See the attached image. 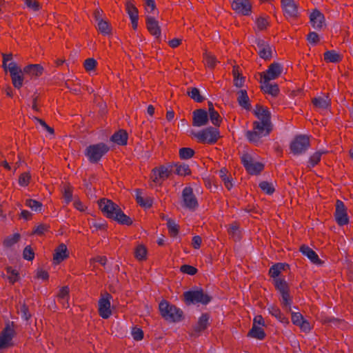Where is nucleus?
<instances>
[{
    "label": "nucleus",
    "mask_w": 353,
    "mask_h": 353,
    "mask_svg": "<svg viewBox=\"0 0 353 353\" xmlns=\"http://www.w3.org/2000/svg\"><path fill=\"white\" fill-rule=\"evenodd\" d=\"M99 208L108 218L117 221L120 224L130 225L132 219L125 215L118 205L111 200L103 199L99 202Z\"/></svg>",
    "instance_id": "f257e3e1"
},
{
    "label": "nucleus",
    "mask_w": 353,
    "mask_h": 353,
    "mask_svg": "<svg viewBox=\"0 0 353 353\" xmlns=\"http://www.w3.org/2000/svg\"><path fill=\"white\" fill-rule=\"evenodd\" d=\"M159 310L161 316L167 321L177 322L181 321L183 312L174 305L170 304L166 301H162L159 303Z\"/></svg>",
    "instance_id": "f03ea898"
},
{
    "label": "nucleus",
    "mask_w": 353,
    "mask_h": 353,
    "mask_svg": "<svg viewBox=\"0 0 353 353\" xmlns=\"http://www.w3.org/2000/svg\"><path fill=\"white\" fill-rule=\"evenodd\" d=\"M272 128H266L258 123H253L252 130L247 131L245 137L251 143L259 145L262 143V138L268 136Z\"/></svg>",
    "instance_id": "7ed1b4c3"
},
{
    "label": "nucleus",
    "mask_w": 353,
    "mask_h": 353,
    "mask_svg": "<svg viewBox=\"0 0 353 353\" xmlns=\"http://www.w3.org/2000/svg\"><path fill=\"white\" fill-rule=\"evenodd\" d=\"M109 148L103 143L89 145L85 151V154L91 163L98 162L108 152Z\"/></svg>",
    "instance_id": "20e7f679"
},
{
    "label": "nucleus",
    "mask_w": 353,
    "mask_h": 353,
    "mask_svg": "<svg viewBox=\"0 0 353 353\" xmlns=\"http://www.w3.org/2000/svg\"><path fill=\"white\" fill-rule=\"evenodd\" d=\"M183 296L187 305L196 303L205 305L211 300L210 296L202 290L187 291L184 292Z\"/></svg>",
    "instance_id": "39448f33"
},
{
    "label": "nucleus",
    "mask_w": 353,
    "mask_h": 353,
    "mask_svg": "<svg viewBox=\"0 0 353 353\" xmlns=\"http://www.w3.org/2000/svg\"><path fill=\"white\" fill-rule=\"evenodd\" d=\"M199 142L214 143L220 137L219 131L216 128H207L201 131L193 133Z\"/></svg>",
    "instance_id": "423d86ee"
},
{
    "label": "nucleus",
    "mask_w": 353,
    "mask_h": 353,
    "mask_svg": "<svg viewBox=\"0 0 353 353\" xmlns=\"http://www.w3.org/2000/svg\"><path fill=\"white\" fill-rule=\"evenodd\" d=\"M310 147V140L306 136L296 137L291 142L290 149L294 155H299L306 152Z\"/></svg>",
    "instance_id": "0eeeda50"
},
{
    "label": "nucleus",
    "mask_w": 353,
    "mask_h": 353,
    "mask_svg": "<svg viewBox=\"0 0 353 353\" xmlns=\"http://www.w3.org/2000/svg\"><path fill=\"white\" fill-rule=\"evenodd\" d=\"M254 114L259 119V121H256L254 123H258L259 125L266 128H272L270 121L271 114L267 108L256 105L254 110Z\"/></svg>",
    "instance_id": "6e6552de"
},
{
    "label": "nucleus",
    "mask_w": 353,
    "mask_h": 353,
    "mask_svg": "<svg viewBox=\"0 0 353 353\" xmlns=\"http://www.w3.org/2000/svg\"><path fill=\"white\" fill-rule=\"evenodd\" d=\"M241 162L246 170L251 174H257L263 169V165L261 163L256 161L248 154L241 157Z\"/></svg>",
    "instance_id": "1a4fd4ad"
},
{
    "label": "nucleus",
    "mask_w": 353,
    "mask_h": 353,
    "mask_svg": "<svg viewBox=\"0 0 353 353\" xmlns=\"http://www.w3.org/2000/svg\"><path fill=\"white\" fill-rule=\"evenodd\" d=\"M182 204L183 207L190 210H194L198 206V201L192 188L185 187L183 190Z\"/></svg>",
    "instance_id": "9d476101"
},
{
    "label": "nucleus",
    "mask_w": 353,
    "mask_h": 353,
    "mask_svg": "<svg viewBox=\"0 0 353 353\" xmlns=\"http://www.w3.org/2000/svg\"><path fill=\"white\" fill-rule=\"evenodd\" d=\"M112 296L108 294H104L99 301V313L103 319H108L111 315L110 300Z\"/></svg>",
    "instance_id": "9b49d317"
},
{
    "label": "nucleus",
    "mask_w": 353,
    "mask_h": 353,
    "mask_svg": "<svg viewBox=\"0 0 353 353\" xmlns=\"http://www.w3.org/2000/svg\"><path fill=\"white\" fill-rule=\"evenodd\" d=\"M285 16L288 19H295L299 16L298 3L295 0H281Z\"/></svg>",
    "instance_id": "f8f14e48"
},
{
    "label": "nucleus",
    "mask_w": 353,
    "mask_h": 353,
    "mask_svg": "<svg viewBox=\"0 0 353 353\" xmlns=\"http://www.w3.org/2000/svg\"><path fill=\"white\" fill-rule=\"evenodd\" d=\"M335 219L340 225L348 223L349 218L347 214V208L343 201L337 200L336 202Z\"/></svg>",
    "instance_id": "ddd939ff"
},
{
    "label": "nucleus",
    "mask_w": 353,
    "mask_h": 353,
    "mask_svg": "<svg viewBox=\"0 0 353 353\" xmlns=\"http://www.w3.org/2000/svg\"><path fill=\"white\" fill-rule=\"evenodd\" d=\"M232 8L238 14L249 15L251 13L252 5L250 0H233Z\"/></svg>",
    "instance_id": "4468645a"
},
{
    "label": "nucleus",
    "mask_w": 353,
    "mask_h": 353,
    "mask_svg": "<svg viewBox=\"0 0 353 353\" xmlns=\"http://www.w3.org/2000/svg\"><path fill=\"white\" fill-rule=\"evenodd\" d=\"M282 72V67L279 63H272L266 72L261 74V79L263 80H274L276 79Z\"/></svg>",
    "instance_id": "2eb2a0df"
},
{
    "label": "nucleus",
    "mask_w": 353,
    "mask_h": 353,
    "mask_svg": "<svg viewBox=\"0 0 353 353\" xmlns=\"http://www.w3.org/2000/svg\"><path fill=\"white\" fill-rule=\"evenodd\" d=\"M14 332L10 324L8 323L0 334V349L6 348L10 345Z\"/></svg>",
    "instance_id": "dca6fc26"
},
{
    "label": "nucleus",
    "mask_w": 353,
    "mask_h": 353,
    "mask_svg": "<svg viewBox=\"0 0 353 353\" xmlns=\"http://www.w3.org/2000/svg\"><path fill=\"white\" fill-rule=\"evenodd\" d=\"M170 170L165 166H161L152 170L151 179L155 183H161L164 180L168 178Z\"/></svg>",
    "instance_id": "f3484780"
},
{
    "label": "nucleus",
    "mask_w": 353,
    "mask_h": 353,
    "mask_svg": "<svg viewBox=\"0 0 353 353\" xmlns=\"http://www.w3.org/2000/svg\"><path fill=\"white\" fill-rule=\"evenodd\" d=\"M256 50L261 58L263 59H269L272 57V49L270 45L264 40H257Z\"/></svg>",
    "instance_id": "a211bd4d"
},
{
    "label": "nucleus",
    "mask_w": 353,
    "mask_h": 353,
    "mask_svg": "<svg viewBox=\"0 0 353 353\" xmlns=\"http://www.w3.org/2000/svg\"><path fill=\"white\" fill-rule=\"evenodd\" d=\"M208 121V112L203 109H199L193 112V125L201 127L207 124Z\"/></svg>",
    "instance_id": "6ab92c4d"
},
{
    "label": "nucleus",
    "mask_w": 353,
    "mask_h": 353,
    "mask_svg": "<svg viewBox=\"0 0 353 353\" xmlns=\"http://www.w3.org/2000/svg\"><path fill=\"white\" fill-rule=\"evenodd\" d=\"M146 24L150 33L155 38L159 39L161 35L159 22L153 17L147 16Z\"/></svg>",
    "instance_id": "aec40b11"
},
{
    "label": "nucleus",
    "mask_w": 353,
    "mask_h": 353,
    "mask_svg": "<svg viewBox=\"0 0 353 353\" xmlns=\"http://www.w3.org/2000/svg\"><path fill=\"white\" fill-rule=\"evenodd\" d=\"M125 10L128 14L132 22V28L136 29L138 26V10L131 1H128L125 3Z\"/></svg>",
    "instance_id": "412c9836"
},
{
    "label": "nucleus",
    "mask_w": 353,
    "mask_h": 353,
    "mask_svg": "<svg viewBox=\"0 0 353 353\" xmlns=\"http://www.w3.org/2000/svg\"><path fill=\"white\" fill-rule=\"evenodd\" d=\"M3 57V68L4 70H8L10 74L19 71L21 68L15 63L12 61V54H2Z\"/></svg>",
    "instance_id": "4be33fe9"
},
{
    "label": "nucleus",
    "mask_w": 353,
    "mask_h": 353,
    "mask_svg": "<svg viewBox=\"0 0 353 353\" xmlns=\"http://www.w3.org/2000/svg\"><path fill=\"white\" fill-rule=\"evenodd\" d=\"M310 19L312 26L314 29H321L325 23L323 14L319 10H314L310 15Z\"/></svg>",
    "instance_id": "5701e85b"
},
{
    "label": "nucleus",
    "mask_w": 353,
    "mask_h": 353,
    "mask_svg": "<svg viewBox=\"0 0 353 353\" xmlns=\"http://www.w3.org/2000/svg\"><path fill=\"white\" fill-rule=\"evenodd\" d=\"M299 250L303 253V254L306 256L313 263L316 265L321 264L322 262L319 258L316 253L307 245L303 244L300 247Z\"/></svg>",
    "instance_id": "b1692460"
},
{
    "label": "nucleus",
    "mask_w": 353,
    "mask_h": 353,
    "mask_svg": "<svg viewBox=\"0 0 353 353\" xmlns=\"http://www.w3.org/2000/svg\"><path fill=\"white\" fill-rule=\"evenodd\" d=\"M68 256L67 247L65 244H60L54 253L53 260L54 263H59Z\"/></svg>",
    "instance_id": "393cba45"
},
{
    "label": "nucleus",
    "mask_w": 353,
    "mask_h": 353,
    "mask_svg": "<svg viewBox=\"0 0 353 353\" xmlns=\"http://www.w3.org/2000/svg\"><path fill=\"white\" fill-rule=\"evenodd\" d=\"M314 106L320 110H327L330 106V99L328 96L323 94L313 99Z\"/></svg>",
    "instance_id": "a878e982"
},
{
    "label": "nucleus",
    "mask_w": 353,
    "mask_h": 353,
    "mask_svg": "<svg viewBox=\"0 0 353 353\" xmlns=\"http://www.w3.org/2000/svg\"><path fill=\"white\" fill-rule=\"evenodd\" d=\"M261 88L265 92L272 96H276L279 93V87L276 83H270L269 80L261 79Z\"/></svg>",
    "instance_id": "bb28decb"
},
{
    "label": "nucleus",
    "mask_w": 353,
    "mask_h": 353,
    "mask_svg": "<svg viewBox=\"0 0 353 353\" xmlns=\"http://www.w3.org/2000/svg\"><path fill=\"white\" fill-rule=\"evenodd\" d=\"M43 68L39 64H30L23 68V72L32 77H38L43 73Z\"/></svg>",
    "instance_id": "cd10ccee"
},
{
    "label": "nucleus",
    "mask_w": 353,
    "mask_h": 353,
    "mask_svg": "<svg viewBox=\"0 0 353 353\" xmlns=\"http://www.w3.org/2000/svg\"><path fill=\"white\" fill-rule=\"evenodd\" d=\"M208 113L210 121L215 126H219L222 119L217 111H216L214 108L213 104L211 102L208 103Z\"/></svg>",
    "instance_id": "c85d7f7f"
},
{
    "label": "nucleus",
    "mask_w": 353,
    "mask_h": 353,
    "mask_svg": "<svg viewBox=\"0 0 353 353\" xmlns=\"http://www.w3.org/2000/svg\"><path fill=\"white\" fill-rule=\"evenodd\" d=\"M111 141L118 145H126L128 141V134L125 130H120L112 136Z\"/></svg>",
    "instance_id": "c756f323"
},
{
    "label": "nucleus",
    "mask_w": 353,
    "mask_h": 353,
    "mask_svg": "<svg viewBox=\"0 0 353 353\" xmlns=\"http://www.w3.org/2000/svg\"><path fill=\"white\" fill-rule=\"evenodd\" d=\"M23 70H20L19 71H17L15 72L11 73L10 77L12 79V83L14 87L17 89H20L23 83Z\"/></svg>",
    "instance_id": "7c9ffc66"
},
{
    "label": "nucleus",
    "mask_w": 353,
    "mask_h": 353,
    "mask_svg": "<svg viewBox=\"0 0 353 353\" xmlns=\"http://www.w3.org/2000/svg\"><path fill=\"white\" fill-rule=\"evenodd\" d=\"M209 316L207 314H203L199 318L196 325L194 327V331L196 334H199L204 330L208 324Z\"/></svg>",
    "instance_id": "2f4dec72"
},
{
    "label": "nucleus",
    "mask_w": 353,
    "mask_h": 353,
    "mask_svg": "<svg viewBox=\"0 0 353 353\" xmlns=\"http://www.w3.org/2000/svg\"><path fill=\"white\" fill-rule=\"evenodd\" d=\"M136 199L137 203L145 208H150L152 205V200L150 197H144L142 192L137 190L136 192Z\"/></svg>",
    "instance_id": "473e14b6"
},
{
    "label": "nucleus",
    "mask_w": 353,
    "mask_h": 353,
    "mask_svg": "<svg viewBox=\"0 0 353 353\" xmlns=\"http://www.w3.org/2000/svg\"><path fill=\"white\" fill-rule=\"evenodd\" d=\"M237 101L241 107L245 109L250 108V105L249 103V97L246 90H241L238 92Z\"/></svg>",
    "instance_id": "72a5a7b5"
},
{
    "label": "nucleus",
    "mask_w": 353,
    "mask_h": 353,
    "mask_svg": "<svg viewBox=\"0 0 353 353\" xmlns=\"http://www.w3.org/2000/svg\"><path fill=\"white\" fill-rule=\"evenodd\" d=\"M270 314L275 316L281 323H285L288 319L281 314L280 310L275 305H270L268 307Z\"/></svg>",
    "instance_id": "f704fd0d"
},
{
    "label": "nucleus",
    "mask_w": 353,
    "mask_h": 353,
    "mask_svg": "<svg viewBox=\"0 0 353 353\" xmlns=\"http://www.w3.org/2000/svg\"><path fill=\"white\" fill-rule=\"evenodd\" d=\"M97 29L103 35H108L111 32V28L108 22L104 19L97 21Z\"/></svg>",
    "instance_id": "c9c22d12"
},
{
    "label": "nucleus",
    "mask_w": 353,
    "mask_h": 353,
    "mask_svg": "<svg viewBox=\"0 0 353 353\" xmlns=\"http://www.w3.org/2000/svg\"><path fill=\"white\" fill-rule=\"evenodd\" d=\"M324 59L327 62L337 63L341 61V56L336 51L330 50L324 53Z\"/></svg>",
    "instance_id": "e433bc0d"
},
{
    "label": "nucleus",
    "mask_w": 353,
    "mask_h": 353,
    "mask_svg": "<svg viewBox=\"0 0 353 353\" xmlns=\"http://www.w3.org/2000/svg\"><path fill=\"white\" fill-rule=\"evenodd\" d=\"M134 256L139 261L145 260L147 256V248L143 244L137 245L134 250Z\"/></svg>",
    "instance_id": "4c0bfd02"
},
{
    "label": "nucleus",
    "mask_w": 353,
    "mask_h": 353,
    "mask_svg": "<svg viewBox=\"0 0 353 353\" xmlns=\"http://www.w3.org/2000/svg\"><path fill=\"white\" fill-rule=\"evenodd\" d=\"M248 335L253 338H256L260 340L263 339L265 337V333L263 330L256 325H253L252 329L249 332Z\"/></svg>",
    "instance_id": "58836bf2"
},
{
    "label": "nucleus",
    "mask_w": 353,
    "mask_h": 353,
    "mask_svg": "<svg viewBox=\"0 0 353 353\" xmlns=\"http://www.w3.org/2000/svg\"><path fill=\"white\" fill-rule=\"evenodd\" d=\"M166 224L170 234L172 236H176L179 232V225L176 223L175 221L170 219H168Z\"/></svg>",
    "instance_id": "ea45409f"
},
{
    "label": "nucleus",
    "mask_w": 353,
    "mask_h": 353,
    "mask_svg": "<svg viewBox=\"0 0 353 353\" xmlns=\"http://www.w3.org/2000/svg\"><path fill=\"white\" fill-rule=\"evenodd\" d=\"M174 167L176 168V174L179 176H186L190 174V169L189 168V165L187 164L176 163L174 165Z\"/></svg>",
    "instance_id": "a19ab883"
},
{
    "label": "nucleus",
    "mask_w": 353,
    "mask_h": 353,
    "mask_svg": "<svg viewBox=\"0 0 353 353\" xmlns=\"http://www.w3.org/2000/svg\"><path fill=\"white\" fill-rule=\"evenodd\" d=\"M232 74L234 85L239 88L242 87L244 83V78L241 76L238 66H234L233 68Z\"/></svg>",
    "instance_id": "79ce46f5"
},
{
    "label": "nucleus",
    "mask_w": 353,
    "mask_h": 353,
    "mask_svg": "<svg viewBox=\"0 0 353 353\" xmlns=\"http://www.w3.org/2000/svg\"><path fill=\"white\" fill-rule=\"evenodd\" d=\"M324 150L317 151L312 154L309 159L308 166L314 167L320 161L321 156L325 154Z\"/></svg>",
    "instance_id": "37998d69"
},
{
    "label": "nucleus",
    "mask_w": 353,
    "mask_h": 353,
    "mask_svg": "<svg viewBox=\"0 0 353 353\" xmlns=\"http://www.w3.org/2000/svg\"><path fill=\"white\" fill-rule=\"evenodd\" d=\"M63 197L66 204L72 200V188L69 185H65L62 188Z\"/></svg>",
    "instance_id": "c03bdc74"
},
{
    "label": "nucleus",
    "mask_w": 353,
    "mask_h": 353,
    "mask_svg": "<svg viewBox=\"0 0 353 353\" xmlns=\"http://www.w3.org/2000/svg\"><path fill=\"white\" fill-rule=\"evenodd\" d=\"M7 273L9 274L7 279L11 283H14L19 279L18 271L13 270L11 267L6 268Z\"/></svg>",
    "instance_id": "a18cd8bd"
},
{
    "label": "nucleus",
    "mask_w": 353,
    "mask_h": 353,
    "mask_svg": "<svg viewBox=\"0 0 353 353\" xmlns=\"http://www.w3.org/2000/svg\"><path fill=\"white\" fill-rule=\"evenodd\" d=\"M69 294V288L67 286L63 287L59 294V299L65 307H68L67 297Z\"/></svg>",
    "instance_id": "49530a36"
},
{
    "label": "nucleus",
    "mask_w": 353,
    "mask_h": 353,
    "mask_svg": "<svg viewBox=\"0 0 353 353\" xmlns=\"http://www.w3.org/2000/svg\"><path fill=\"white\" fill-rule=\"evenodd\" d=\"M285 265L283 263H277L274 265L269 270L270 275L273 277H277L281 273V270L284 269Z\"/></svg>",
    "instance_id": "de8ad7c7"
},
{
    "label": "nucleus",
    "mask_w": 353,
    "mask_h": 353,
    "mask_svg": "<svg viewBox=\"0 0 353 353\" xmlns=\"http://www.w3.org/2000/svg\"><path fill=\"white\" fill-rule=\"evenodd\" d=\"M194 154V150L190 148H182L179 150V157L181 159H189Z\"/></svg>",
    "instance_id": "09e8293b"
},
{
    "label": "nucleus",
    "mask_w": 353,
    "mask_h": 353,
    "mask_svg": "<svg viewBox=\"0 0 353 353\" xmlns=\"http://www.w3.org/2000/svg\"><path fill=\"white\" fill-rule=\"evenodd\" d=\"M219 176L222 179L226 188L228 190H230L233 185L230 181V177L227 175L226 170H221L219 171Z\"/></svg>",
    "instance_id": "8fccbe9b"
},
{
    "label": "nucleus",
    "mask_w": 353,
    "mask_h": 353,
    "mask_svg": "<svg viewBox=\"0 0 353 353\" xmlns=\"http://www.w3.org/2000/svg\"><path fill=\"white\" fill-rule=\"evenodd\" d=\"M228 233L234 239V241H238L240 235L239 225L236 223L232 224L228 229Z\"/></svg>",
    "instance_id": "3c124183"
},
{
    "label": "nucleus",
    "mask_w": 353,
    "mask_h": 353,
    "mask_svg": "<svg viewBox=\"0 0 353 353\" xmlns=\"http://www.w3.org/2000/svg\"><path fill=\"white\" fill-rule=\"evenodd\" d=\"M188 95L196 102H201L203 98L200 94L199 90L196 88H191L188 92Z\"/></svg>",
    "instance_id": "603ef678"
},
{
    "label": "nucleus",
    "mask_w": 353,
    "mask_h": 353,
    "mask_svg": "<svg viewBox=\"0 0 353 353\" xmlns=\"http://www.w3.org/2000/svg\"><path fill=\"white\" fill-rule=\"evenodd\" d=\"M26 205L36 212H40L42 208L41 203L33 199H27L26 201Z\"/></svg>",
    "instance_id": "864d4df0"
},
{
    "label": "nucleus",
    "mask_w": 353,
    "mask_h": 353,
    "mask_svg": "<svg viewBox=\"0 0 353 353\" xmlns=\"http://www.w3.org/2000/svg\"><path fill=\"white\" fill-rule=\"evenodd\" d=\"M275 286L281 294L288 292L287 283L283 279H275Z\"/></svg>",
    "instance_id": "5fc2aeb1"
},
{
    "label": "nucleus",
    "mask_w": 353,
    "mask_h": 353,
    "mask_svg": "<svg viewBox=\"0 0 353 353\" xmlns=\"http://www.w3.org/2000/svg\"><path fill=\"white\" fill-rule=\"evenodd\" d=\"M256 26L259 30H263L268 26V19L263 17H260L256 19Z\"/></svg>",
    "instance_id": "6e6d98bb"
},
{
    "label": "nucleus",
    "mask_w": 353,
    "mask_h": 353,
    "mask_svg": "<svg viewBox=\"0 0 353 353\" xmlns=\"http://www.w3.org/2000/svg\"><path fill=\"white\" fill-rule=\"evenodd\" d=\"M97 64V62L94 59L89 58L85 60L83 65L86 71L92 72L94 70Z\"/></svg>",
    "instance_id": "4d7b16f0"
},
{
    "label": "nucleus",
    "mask_w": 353,
    "mask_h": 353,
    "mask_svg": "<svg viewBox=\"0 0 353 353\" xmlns=\"http://www.w3.org/2000/svg\"><path fill=\"white\" fill-rule=\"evenodd\" d=\"M260 188L266 194H271L274 192V188L272 183L267 181H262L259 183Z\"/></svg>",
    "instance_id": "13d9d810"
},
{
    "label": "nucleus",
    "mask_w": 353,
    "mask_h": 353,
    "mask_svg": "<svg viewBox=\"0 0 353 353\" xmlns=\"http://www.w3.org/2000/svg\"><path fill=\"white\" fill-rule=\"evenodd\" d=\"M23 257L28 261H32L34 259V252L30 245H28L24 248Z\"/></svg>",
    "instance_id": "bf43d9fd"
},
{
    "label": "nucleus",
    "mask_w": 353,
    "mask_h": 353,
    "mask_svg": "<svg viewBox=\"0 0 353 353\" xmlns=\"http://www.w3.org/2000/svg\"><path fill=\"white\" fill-rule=\"evenodd\" d=\"M31 176L28 172L22 173L19 178V184L21 186H27L30 181Z\"/></svg>",
    "instance_id": "052dcab7"
},
{
    "label": "nucleus",
    "mask_w": 353,
    "mask_h": 353,
    "mask_svg": "<svg viewBox=\"0 0 353 353\" xmlns=\"http://www.w3.org/2000/svg\"><path fill=\"white\" fill-rule=\"evenodd\" d=\"M281 294V303L284 307L289 309L290 310V305H291V299L289 295L288 292Z\"/></svg>",
    "instance_id": "680f3d73"
},
{
    "label": "nucleus",
    "mask_w": 353,
    "mask_h": 353,
    "mask_svg": "<svg viewBox=\"0 0 353 353\" xmlns=\"http://www.w3.org/2000/svg\"><path fill=\"white\" fill-rule=\"evenodd\" d=\"M204 61L205 65L209 68H214L216 65V59L212 54H205Z\"/></svg>",
    "instance_id": "e2e57ef3"
},
{
    "label": "nucleus",
    "mask_w": 353,
    "mask_h": 353,
    "mask_svg": "<svg viewBox=\"0 0 353 353\" xmlns=\"http://www.w3.org/2000/svg\"><path fill=\"white\" fill-rule=\"evenodd\" d=\"M26 6L33 11H37L40 8V6L38 1L35 0H24Z\"/></svg>",
    "instance_id": "0e129e2a"
},
{
    "label": "nucleus",
    "mask_w": 353,
    "mask_h": 353,
    "mask_svg": "<svg viewBox=\"0 0 353 353\" xmlns=\"http://www.w3.org/2000/svg\"><path fill=\"white\" fill-rule=\"evenodd\" d=\"M181 271L190 275H194L196 273L197 270L193 266L183 265L181 267Z\"/></svg>",
    "instance_id": "69168bd1"
},
{
    "label": "nucleus",
    "mask_w": 353,
    "mask_h": 353,
    "mask_svg": "<svg viewBox=\"0 0 353 353\" xmlns=\"http://www.w3.org/2000/svg\"><path fill=\"white\" fill-rule=\"evenodd\" d=\"M36 277L39 279L47 280L49 277V275L47 271L44 270L43 268H39L36 271Z\"/></svg>",
    "instance_id": "338daca9"
},
{
    "label": "nucleus",
    "mask_w": 353,
    "mask_h": 353,
    "mask_svg": "<svg viewBox=\"0 0 353 353\" xmlns=\"http://www.w3.org/2000/svg\"><path fill=\"white\" fill-rule=\"evenodd\" d=\"M307 41L312 45H316L319 41V35L315 32H310L307 35Z\"/></svg>",
    "instance_id": "774afa93"
}]
</instances>
